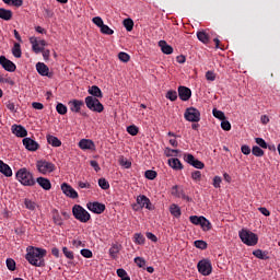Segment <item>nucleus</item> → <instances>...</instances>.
Masks as SVG:
<instances>
[{"mask_svg":"<svg viewBox=\"0 0 280 280\" xmlns=\"http://www.w3.org/2000/svg\"><path fill=\"white\" fill-rule=\"evenodd\" d=\"M72 214L74 215L75 220H79V222H83V224H86L89 220H91V213L86 211L82 206L74 205L72 208Z\"/></svg>","mask_w":280,"mask_h":280,"instance_id":"4","label":"nucleus"},{"mask_svg":"<svg viewBox=\"0 0 280 280\" xmlns=\"http://www.w3.org/2000/svg\"><path fill=\"white\" fill-rule=\"evenodd\" d=\"M200 226L202 228L203 232L211 231L212 229V224L206 219V217L202 218Z\"/></svg>","mask_w":280,"mask_h":280,"instance_id":"36","label":"nucleus"},{"mask_svg":"<svg viewBox=\"0 0 280 280\" xmlns=\"http://www.w3.org/2000/svg\"><path fill=\"white\" fill-rule=\"evenodd\" d=\"M198 271L203 275V277H209L212 272L211 260L203 259L200 260L197 265Z\"/></svg>","mask_w":280,"mask_h":280,"instance_id":"7","label":"nucleus"},{"mask_svg":"<svg viewBox=\"0 0 280 280\" xmlns=\"http://www.w3.org/2000/svg\"><path fill=\"white\" fill-rule=\"evenodd\" d=\"M85 106L93 113H102L104 110V105L93 96L85 97Z\"/></svg>","mask_w":280,"mask_h":280,"instance_id":"5","label":"nucleus"},{"mask_svg":"<svg viewBox=\"0 0 280 280\" xmlns=\"http://www.w3.org/2000/svg\"><path fill=\"white\" fill-rule=\"evenodd\" d=\"M178 153H179V150H177V149L166 148V150H165V155L167 158L176 156Z\"/></svg>","mask_w":280,"mask_h":280,"instance_id":"48","label":"nucleus"},{"mask_svg":"<svg viewBox=\"0 0 280 280\" xmlns=\"http://www.w3.org/2000/svg\"><path fill=\"white\" fill-rule=\"evenodd\" d=\"M168 166L175 171L184 170V165L178 159H168Z\"/></svg>","mask_w":280,"mask_h":280,"instance_id":"23","label":"nucleus"},{"mask_svg":"<svg viewBox=\"0 0 280 280\" xmlns=\"http://www.w3.org/2000/svg\"><path fill=\"white\" fill-rule=\"evenodd\" d=\"M79 148L81 150H93L95 148V143L93 142V140L82 139L79 142Z\"/></svg>","mask_w":280,"mask_h":280,"instance_id":"20","label":"nucleus"},{"mask_svg":"<svg viewBox=\"0 0 280 280\" xmlns=\"http://www.w3.org/2000/svg\"><path fill=\"white\" fill-rule=\"evenodd\" d=\"M178 94L182 102H188V100L191 97V90L182 85L178 88Z\"/></svg>","mask_w":280,"mask_h":280,"instance_id":"18","label":"nucleus"},{"mask_svg":"<svg viewBox=\"0 0 280 280\" xmlns=\"http://www.w3.org/2000/svg\"><path fill=\"white\" fill-rule=\"evenodd\" d=\"M184 160L187 164L191 165L192 167L197 170H203L205 168V163L197 160L191 153H185L184 154Z\"/></svg>","mask_w":280,"mask_h":280,"instance_id":"8","label":"nucleus"},{"mask_svg":"<svg viewBox=\"0 0 280 280\" xmlns=\"http://www.w3.org/2000/svg\"><path fill=\"white\" fill-rule=\"evenodd\" d=\"M0 173L3 174V176H7V178L12 176V168L2 160H0Z\"/></svg>","mask_w":280,"mask_h":280,"instance_id":"21","label":"nucleus"},{"mask_svg":"<svg viewBox=\"0 0 280 280\" xmlns=\"http://www.w3.org/2000/svg\"><path fill=\"white\" fill-rule=\"evenodd\" d=\"M0 65L2 66V69L9 73H14V71H16V65L12 62V60L5 58V56H0Z\"/></svg>","mask_w":280,"mask_h":280,"instance_id":"10","label":"nucleus"},{"mask_svg":"<svg viewBox=\"0 0 280 280\" xmlns=\"http://www.w3.org/2000/svg\"><path fill=\"white\" fill-rule=\"evenodd\" d=\"M24 205H25L26 209H30V211H34V209H36V202H34L30 199H25Z\"/></svg>","mask_w":280,"mask_h":280,"instance_id":"51","label":"nucleus"},{"mask_svg":"<svg viewBox=\"0 0 280 280\" xmlns=\"http://www.w3.org/2000/svg\"><path fill=\"white\" fill-rule=\"evenodd\" d=\"M47 141L49 145H52V148H60V145H62V141H60L56 136H47Z\"/></svg>","mask_w":280,"mask_h":280,"instance_id":"30","label":"nucleus"},{"mask_svg":"<svg viewBox=\"0 0 280 280\" xmlns=\"http://www.w3.org/2000/svg\"><path fill=\"white\" fill-rule=\"evenodd\" d=\"M158 177V173L155 171H147L145 178L149 180H153Z\"/></svg>","mask_w":280,"mask_h":280,"instance_id":"54","label":"nucleus"},{"mask_svg":"<svg viewBox=\"0 0 280 280\" xmlns=\"http://www.w3.org/2000/svg\"><path fill=\"white\" fill-rule=\"evenodd\" d=\"M51 215L54 224H56V226H62V224H65L62 221V217H60V212H58L57 209L51 210Z\"/></svg>","mask_w":280,"mask_h":280,"instance_id":"24","label":"nucleus"},{"mask_svg":"<svg viewBox=\"0 0 280 280\" xmlns=\"http://www.w3.org/2000/svg\"><path fill=\"white\" fill-rule=\"evenodd\" d=\"M252 154L257 158H261L265 155V151L261 148L256 145L252 148Z\"/></svg>","mask_w":280,"mask_h":280,"instance_id":"41","label":"nucleus"},{"mask_svg":"<svg viewBox=\"0 0 280 280\" xmlns=\"http://www.w3.org/2000/svg\"><path fill=\"white\" fill-rule=\"evenodd\" d=\"M135 262L139 268H143L145 266V260L141 257H136Z\"/></svg>","mask_w":280,"mask_h":280,"instance_id":"60","label":"nucleus"},{"mask_svg":"<svg viewBox=\"0 0 280 280\" xmlns=\"http://www.w3.org/2000/svg\"><path fill=\"white\" fill-rule=\"evenodd\" d=\"M45 19H54V11L49 8H44Z\"/></svg>","mask_w":280,"mask_h":280,"instance_id":"56","label":"nucleus"},{"mask_svg":"<svg viewBox=\"0 0 280 280\" xmlns=\"http://www.w3.org/2000/svg\"><path fill=\"white\" fill-rule=\"evenodd\" d=\"M191 178H192V180L196 182V183L201 182V178H202L201 172H200V171H195V172H192V173H191Z\"/></svg>","mask_w":280,"mask_h":280,"instance_id":"49","label":"nucleus"},{"mask_svg":"<svg viewBox=\"0 0 280 280\" xmlns=\"http://www.w3.org/2000/svg\"><path fill=\"white\" fill-rule=\"evenodd\" d=\"M61 191L65 194V196H67L68 198H72L73 200H75V198H78V191H75V189H73V187H71V185L63 183L61 185Z\"/></svg>","mask_w":280,"mask_h":280,"instance_id":"15","label":"nucleus"},{"mask_svg":"<svg viewBox=\"0 0 280 280\" xmlns=\"http://www.w3.org/2000/svg\"><path fill=\"white\" fill-rule=\"evenodd\" d=\"M170 213L172 217L179 219L182 217V209L176 203H171Z\"/></svg>","mask_w":280,"mask_h":280,"instance_id":"28","label":"nucleus"},{"mask_svg":"<svg viewBox=\"0 0 280 280\" xmlns=\"http://www.w3.org/2000/svg\"><path fill=\"white\" fill-rule=\"evenodd\" d=\"M56 110L59 115H67V106L62 103L57 104Z\"/></svg>","mask_w":280,"mask_h":280,"instance_id":"43","label":"nucleus"},{"mask_svg":"<svg viewBox=\"0 0 280 280\" xmlns=\"http://www.w3.org/2000/svg\"><path fill=\"white\" fill-rule=\"evenodd\" d=\"M7 268L11 272H14V270H16V261H14V259H12V258H8L7 259Z\"/></svg>","mask_w":280,"mask_h":280,"instance_id":"42","label":"nucleus"},{"mask_svg":"<svg viewBox=\"0 0 280 280\" xmlns=\"http://www.w3.org/2000/svg\"><path fill=\"white\" fill-rule=\"evenodd\" d=\"M32 106H33V108H35V110H43V108H45L43 103H38V102L32 103Z\"/></svg>","mask_w":280,"mask_h":280,"instance_id":"63","label":"nucleus"},{"mask_svg":"<svg viewBox=\"0 0 280 280\" xmlns=\"http://www.w3.org/2000/svg\"><path fill=\"white\" fill-rule=\"evenodd\" d=\"M82 257H85V259H91L93 257V252L91 249H81Z\"/></svg>","mask_w":280,"mask_h":280,"instance_id":"57","label":"nucleus"},{"mask_svg":"<svg viewBox=\"0 0 280 280\" xmlns=\"http://www.w3.org/2000/svg\"><path fill=\"white\" fill-rule=\"evenodd\" d=\"M197 38H198L199 42H201L203 44H209L210 43V36L205 31L198 32L197 33Z\"/></svg>","mask_w":280,"mask_h":280,"instance_id":"33","label":"nucleus"},{"mask_svg":"<svg viewBox=\"0 0 280 280\" xmlns=\"http://www.w3.org/2000/svg\"><path fill=\"white\" fill-rule=\"evenodd\" d=\"M145 242V237L141 233H137L135 235V243L138 245H143Z\"/></svg>","mask_w":280,"mask_h":280,"instance_id":"47","label":"nucleus"},{"mask_svg":"<svg viewBox=\"0 0 280 280\" xmlns=\"http://www.w3.org/2000/svg\"><path fill=\"white\" fill-rule=\"evenodd\" d=\"M255 141H256V143H257L260 148H262V149H268V142H267L265 139H262V138H255Z\"/></svg>","mask_w":280,"mask_h":280,"instance_id":"52","label":"nucleus"},{"mask_svg":"<svg viewBox=\"0 0 280 280\" xmlns=\"http://www.w3.org/2000/svg\"><path fill=\"white\" fill-rule=\"evenodd\" d=\"M221 128L225 131H230L232 129V125L229 120H222Z\"/></svg>","mask_w":280,"mask_h":280,"instance_id":"55","label":"nucleus"},{"mask_svg":"<svg viewBox=\"0 0 280 280\" xmlns=\"http://www.w3.org/2000/svg\"><path fill=\"white\" fill-rule=\"evenodd\" d=\"M166 97L171 101V102H176L177 100V92L175 90H170L166 94Z\"/></svg>","mask_w":280,"mask_h":280,"instance_id":"50","label":"nucleus"},{"mask_svg":"<svg viewBox=\"0 0 280 280\" xmlns=\"http://www.w3.org/2000/svg\"><path fill=\"white\" fill-rule=\"evenodd\" d=\"M22 143L26 148V150H28L30 152H36V150L40 148V144H38V142H36V140L32 138H24L22 140Z\"/></svg>","mask_w":280,"mask_h":280,"instance_id":"14","label":"nucleus"},{"mask_svg":"<svg viewBox=\"0 0 280 280\" xmlns=\"http://www.w3.org/2000/svg\"><path fill=\"white\" fill-rule=\"evenodd\" d=\"M12 55L14 56V58H21V56H23V51L21 50V44L14 43L12 48Z\"/></svg>","mask_w":280,"mask_h":280,"instance_id":"34","label":"nucleus"},{"mask_svg":"<svg viewBox=\"0 0 280 280\" xmlns=\"http://www.w3.org/2000/svg\"><path fill=\"white\" fill-rule=\"evenodd\" d=\"M16 179L24 187H34L36 185V179H34V174L30 172L27 168H20L16 174Z\"/></svg>","mask_w":280,"mask_h":280,"instance_id":"2","label":"nucleus"},{"mask_svg":"<svg viewBox=\"0 0 280 280\" xmlns=\"http://www.w3.org/2000/svg\"><path fill=\"white\" fill-rule=\"evenodd\" d=\"M122 25L127 32H131L133 30V21L131 19H126L122 21Z\"/></svg>","mask_w":280,"mask_h":280,"instance_id":"37","label":"nucleus"},{"mask_svg":"<svg viewBox=\"0 0 280 280\" xmlns=\"http://www.w3.org/2000/svg\"><path fill=\"white\" fill-rule=\"evenodd\" d=\"M47 255V249L39 247H28L25 255L26 261L35 268H43L45 266V256Z\"/></svg>","mask_w":280,"mask_h":280,"instance_id":"1","label":"nucleus"},{"mask_svg":"<svg viewBox=\"0 0 280 280\" xmlns=\"http://www.w3.org/2000/svg\"><path fill=\"white\" fill-rule=\"evenodd\" d=\"M12 10L0 8V19H2V21H12Z\"/></svg>","mask_w":280,"mask_h":280,"instance_id":"27","label":"nucleus"},{"mask_svg":"<svg viewBox=\"0 0 280 280\" xmlns=\"http://www.w3.org/2000/svg\"><path fill=\"white\" fill-rule=\"evenodd\" d=\"M62 253L65 257H67V259H71V260L74 259L73 252L69 250V248L62 247Z\"/></svg>","mask_w":280,"mask_h":280,"instance_id":"53","label":"nucleus"},{"mask_svg":"<svg viewBox=\"0 0 280 280\" xmlns=\"http://www.w3.org/2000/svg\"><path fill=\"white\" fill-rule=\"evenodd\" d=\"M215 78H217V75H215L214 72H212V71L206 72V79H207L208 81L213 82V81H215Z\"/></svg>","mask_w":280,"mask_h":280,"instance_id":"61","label":"nucleus"},{"mask_svg":"<svg viewBox=\"0 0 280 280\" xmlns=\"http://www.w3.org/2000/svg\"><path fill=\"white\" fill-rule=\"evenodd\" d=\"M128 272L125 269H118L117 276L118 278L122 279L124 277H127Z\"/></svg>","mask_w":280,"mask_h":280,"instance_id":"64","label":"nucleus"},{"mask_svg":"<svg viewBox=\"0 0 280 280\" xmlns=\"http://www.w3.org/2000/svg\"><path fill=\"white\" fill-rule=\"evenodd\" d=\"M118 58L121 62H130V55L128 52L120 51Z\"/></svg>","mask_w":280,"mask_h":280,"instance_id":"45","label":"nucleus"},{"mask_svg":"<svg viewBox=\"0 0 280 280\" xmlns=\"http://www.w3.org/2000/svg\"><path fill=\"white\" fill-rule=\"evenodd\" d=\"M222 184V177L220 176H214L213 178V186L215 189H219V187H221Z\"/></svg>","mask_w":280,"mask_h":280,"instance_id":"58","label":"nucleus"},{"mask_svg":"<svg viewBox=\"0 0 280 280\" xmlns=\"http://www.w3.org/2000/svg\"><path fill=\"white\" fill-rule=\"evenodd\" d=\"M119 250H120V246L119 245H113L112 248L109 249V256L113 259L117 258Z\"/></svg>","mask_w":280,"mask_h":280,"instance_id":"38","label":"nucleus"},{"mask_svg":"<svg viewBox=\"0 0 280 280\" xmlns=\"http://www.w3.org/2000/svg\"><path fill=\"white\" fill-rule=\"evenodd\" d=\"M240 240L247 246H255L258 243L257 234L249 232V230L242 229L238 233Z\"/></svg>","mask_w":280,"mask_h":280,"instance_id":"3","label":"nucleus"},{"mask_svg":"<svg viewBox=\"0 0 280 280\" xmlns=\"http://www.w3.org/2000/svg\"><path fill=\"white\" fill-rule=\"evenodd\" d=\"M68 104L72 113H80V110H82V106H84V101L73 100L70 101Z\"/></svg>","mask_w":280,"mask_h":280,"instance_id":"19","label":"nucleus"},{"mask_svg":"<svg viewBox=\"0 0 280 280\" xmlns=\"http://www.w3.org/2000/svg\"><path fill=\"white\" fill-rule=\"evenodd\" d=\"M139 208H147L148 210H152L151 200L147 196H138L135 209L139 210Z\"/></svg>","mask_w":280,"mask_h":280,"instance_id":"11","label":"nucleus"},{"mask_svg":"<svg viewBox=\"0 0 280 280\" xmlns=\"http://www.w3.org/2000/svg\"><path fill=\"white\" fill-rule=\"evenodd\" d=\"M194 246L199 248L200 250H207L208 248V243L203 240H196L194 242Z\"/></svg>","mask_w":280,"mask_h":280,"instance_id":"35","label":"nucleus"},{"mask_svg":"<svg viewBox=\"0 0 280 280\" xmlns=\"http://www.w3.org/2000/svg\"><path fill=\"white\" fill-rule=\"evenodd\" d=\"M253 255L256 258L261 259V260H268L270 258L268 250L256 249V250H253Z\"/></svg>","mask_w":280,"mask_h":280,"instance_id":"26","label":"nucleus"},{"mask_svg":"<svg viewBox=\"0 0 280 280\" xmlns=\"http://www.w3.org/2000/svg\"><path fill=\"white\" fill-rule=\"evenodd\" d=\"M37 72L39 75H49V67L43 62L36 65Z\"/></svg>","mask_w":280,"mask_h":280,"instance_id":"32","label":"nucleus"},{"mask_svg":"<svg viewBox=\"0 0 280 280\" xmlns=\"http://www.w3.org/2000/svg\"><path fill=\"white\" fill-rule=\"evenodd\" d=\"M88 93L92 95L91 97H102V90L97 85H92L89 88Z\"/></svg>","mask_w":280,"mask_h":280,"instance_id":"31","label":"nucleus"},{"mask_svg":"<svg viewBox=\"0 0 280 280\" xmlns=\"http://www.w3.org/2000/svg\"><path fill=\"white\" fill-rule=\"evenodd\" d=\"M171 194L175 197L182 198L186 200V202H190L192 199L188 197L184 189H179L178 186H173Z\"/></svg>","mask_w":280,"mask_h":280,"instance_id":"16","label":"nucleus"},{"mask_svg":"<svg viewBox=\"0 0 280 280\" xmlns=\"http://www.w3.org/2000/svg\"><path fill=\"white\" fill-rule=\"evenodd\" d=\"M37 171L39 174H51V172H56V164L51 162H47L45 160H39L36 163Z\"/></svg>","mask_w":280,"mask_h":280,"instance_id":"6","label":"nucleus"},{"mask_svg":"<svg viewBox=\"0 0 280 280\" xmlns=\"http://www.w3.org/2000/svg\"><path fill=\"white\" fill-rule=\"evenodd\" d=\"M92 22L97 27H101L102 34H106V25L104 24V20H102V18L95 16V18L92 19Z\"/></svg>","mask_w":280,"mask_h":280,"instance_id":"29","label":"nucleus"},{"mask_svg":"<svg viewBox=\"0 0 280 280\" xmlns=\"http://www.w3.org/2000/svg\"><path fill=\"white\" fill-rule=\"evenodd\" d=\"M241 152H242L244 155H249L250 152H252V149H250L248 145H242V147H241Z\"/></svg>","mask_w":280,"mask_h":280,"instance_id":"62","label":"nucleus"},{"mask_svg":"<svg viewBox=\"0 0 280 280\" xmlns=\"http://www.w3.org/2000/svg\"><path fill=\"white\" fill-rule=\"evenodd\" d=\"M189 220L192 224H195L196 226H201V221L203 220V215H190Z\"/></svg>","mask_w":280,"mask_h":280,"instance_id":"40","label":"nucleus"},{"mask_svg":"<svg viewBox=\"0 0 280 280\" xmlns=\"http://www.w3.org/2000/svg\"><path fill=\"white\" fill-rule=\"evenodd\" d=\"M159 46L161 47V51L165 55H172L174 52V48L166 44V40H160Z\"/></svg>","mask_w":280,"mask_h":280,"instance_id":"25","label":"nucleus"},{"mask_svg":"<svg viewBox=\"0 0 280 280\" xmlns=\"http://www.w3.org/2000/svg\"><path fill=\"white\" fill-rule=\"evenodd\" d=\"M31 44L34 54H40V51H44L47 46V42H45V39L37 40L36 38H31Z\"/></svg>","mask_w":280,"mask_h":280,"instance_id":"13","label":"nucleus"},{"mask_svg":"<svg viewBox=\"0 0 280 280\" xmlns=\"http://www.w3.org/2000/svg\"><path fill=\"white\" fill-rule=\"evenodd\" d=\"M86 207L89 209V211H92V213H104V211H106V205L104 203H100L97 201L94 202H88Z\"/></svg>","mask_w":280,"mask_h":280,"instance_id":"12","label":"nucleus"},{"mask_svg":"<svg viewBox=\"0 0 280 280\" xmlns=\"http://www.w3.org/2000/svg\"><path fill=\"white\" fill-rule=\"evenodd\" d=\"M5 106H7L8 110H10L11 113H16V105H14L13 102H11V101L7 102Z\"/></svg>","mask_w":280,"mask_h":280,"instance_id":"59","label":"nucleus"},{"mask_svg":"<svg viewBox=\"0 0 280 280\" xmlns=\"http://www.w3.org/2000/svg\"><path fill=\"white\" fill-rule=\"evenodd\" d=\"M12 133L15 135V137H20L21 139L27 137V129L21 125H13L11 127Z\"/></svg>","mask_w":280,"mask_h":280,"instance_id":"17","label":"nucleus"},{"mask_svg":"<svg viewBox=\"0 0 280 280\" xmlns=\"http://www.w3.org/2000/svg\"><path fill=\"white\" fill-rule=\"evenodd\" d=\"M119 165L122 166L126 170H129L131 167V162H130V160H128L124 156H120L119 158Z\"/></svg>","mask_w":280,"mask_h":280,"instance_id":"39","label":"nucleus"},{"mask_svg":"<svg viewBox=\"0 0 280 280\" xmlns=\"http://www.w3.org/2000/svg\"><path fill=\"white\" fill-rule=\"evenodd\" d=\"M212 114L214 118L220 119L221 121L226 119L225 114L222 110H218L217 108L213 109Z\"/></svg>","mask_w":280,"mask_h":280,"instance_id":"44","label":"nucleus"},{"mask_svg":"<svg viewBox=\"0 0 280 280\" xmlns=\"http://www.w3.org/2000/svg\"><path fill=\"white\" fill-rule=\"evenodd\" d=\"M127 132L131 136H137L139 133V127L136 125H130L127 127Z\"/></svg>","mask_w":280,"mask_h":280,"instance_id":"46","label":"nucleus"},{"mask_svg":"<svg viewBox=\"0 0 280 280\" xmlns=\"http://www.w3.org/2000/svg\"><path fill=\"white\" fill-rule=\"evenodd\" d=\"M184 118L187 121L198 122L200 120V112L194 107L187 108L184 114Z\"/></svg>","mask_w":280,"mask_h":280,"instance_id":"9","label":"nucleus"},{"mask_svg":"<svg viewBox=\"0 0 280 280\" xmlns=\"http://www.w3.org/2000/svg\"><path fill=\"white\" fill-rule=\"evenodd\" d=\"M36 183L39 185V187H43L45 191H49V189H51V182L48 178L38 177Z\"/></svg>","mask_w":280,"mask_h":280,"instance_id":"22","label":"nucleus"}]
</instances>
